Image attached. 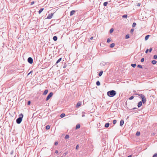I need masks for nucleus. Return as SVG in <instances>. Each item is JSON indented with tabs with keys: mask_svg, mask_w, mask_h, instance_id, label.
Here are the masks:
<instances>
[{
	"mask_svg": "<svg viewBox=\"0 0 157 157\" xmlns=\"http://www.w3.org/2000/svg\"><path fill=\"white\" fill-rule=\"evenodd\" d=\"M117 94L116 92L114 90H111L108 91L107 92V94L109 97H113L115 96Z\"/></svg>",
	"mask_w": 157,
	"mask_h": 157,
	"instance_id": "obj_1",
	"label": "nucleus"
},
{
	"mask_svg": "<svg viewBox=\"0 0 157 157\" xmlns=\"http://www.w3.org/2000/svg\"><path fill=\"white\" fill-rule=\"evenodd\" d=\"M136 95H137L139 96H140L142 99V102L143 104H144L146 103V99L145 98L144 95L142 94H137L136 93L135 94Z\"/></svg>",
	"mask_w": 157,
	"mask_h": 157,
	"instance_id": "obj_2",
	"label": "nucleus"
},
{
	"mask_svg": "<svg viewBox=\"0 0 157 157\" xmlns=\"http://www.w3.org/2000/svg\"><path fill=\"white\" fill-rule=\"evenodd\" d=\"M23 117V115L22 113L20 114L19 116V117L17 118L16 120V123L17 124H20L21 122L22 118Z\"/></svg>",
	"mask_w": 157,
	"mask_h": 157,
	"instance_id": "obj_3",
	"label": "nucleus"
},
{
	"mask_svg": "<svg viewBox=\"0 0 157 157\" xmlns=\"http://www.w3.org/2000/svg\"><path fill=\"white\" fill-rule=\"evenodd\" d=\"M53 95V93L52 92H50L47 96L46 99V101H48L52 96Z\"/></svg>",
	"mask_w": 157,
	"mask_h": 157,
	"instance_id": "obj_4",
	"label": "nucleus"
},
{
	"mask_svg": "<svg viewBox=\"0 0 157 157\" xmlns=\"http://www.w3.org/2000/svg\"><path fill=\"white\" fill-rule=\"evenodd\" d=\"M28 61L29 63L32 64L33 62V59L31 57H29L28 59Z\"/></svg>",
	"mask_w": 157,
	"mask_h": 157,
	"instance_id": "obj_5",
	"label": "nucleus"
},
{
	"mask_svg": "<svg viewBox=\"0 0 157 157\" xmlns=\"http://www.w3.org/2000/svg\"><path fill=\"white\" fill-rule=\"evenodd\" d=\"M53 14L54 13H51V14H49L47 17V19H51L52 17L53 16Z\"/></svg>",
	"mask_w": 157,
	"mask_h": 157,
	"instance_id": "obj_6",
	"label": "nucleus"
},
{
	"mask_svg": "<svg viewBox=\"0 0 157 157\" xmlns=\"http://www.w3.org/2000/svg\"><path fill=\"white\" fill-rule=\"evenodd\" d=\"M142 103L143 102H142V101H140L138 103L137 106L138 108H140L142 106Z\"/></svg>",
	"mask_w": 157,
	"mask_h": 157,
	"instance_id": "obj_7",
	"label": "nucleus"
},
{
	"mask_svg": "<svg viewBox=\"0 0 157 157\" xmlns=\"http://www.w3.org/2000/svg\"><path fill=\"white\" fill-rule=\"evenodd\" d=\"M81 105V101L78 102L77 104L76 107L77 108L79 107Z\"/></svg>",
	"mask_w": 157,
	"mask_h": 157,
	"instance_id": "obj_8",
	"label": "nucleus"
},
{
	"mask_svg": "<svg viewBox=\"0 0 157 157\" xmlns=\"http://www.w3.org/2000/svg\"><path fill=\"white\" fill-rule=\"evenodd\" d=\"M124 124V121L123 120H121L120 122V126H122Z\"/></svg>",
	"mask_w": 157,
	"mask_h": 157,
	"instance_id": "obj_9",
	"label": "nucleus"
},
{
	"mask_svg": "<svg viewBox=\"0 0 157 157\" xmlns=\"http://www.w3.org/2000/svg\"><path fill=\"white\" fill-rule=\"evenodd\" d=\"M107 63L104 62H102L101 63V65L102 66H104L105 65L107 64Z\"/></svg>",
	"mask_w": 157,
	"mask_h": 157,
	"instance_id": "obj_10",
	"label": "nucleus"
},
{
	"mask_svg": "<svg viewBox=\"0 0 157 157\" xmlns=\"http://www.w3.org/2000/svg\"><path fill=\"white\" fill-rule=\"evenodd\" d=\"M80 124H77V125H76V127H75V129H79V128H80Z\"/></svg>",
	"mask_w": 157,
	"mask_h": 157,
	"instance_id": "obj_11",
	"label": "nucleus"
},
{
	"mask_svg": "<svg viewBox=\"0 0 157 157\" xmlns=\"http://www.w3.org/2000/svg\"><path fill=\"white\" fill-rule=\"evenodd\" d=\"M48 92V90H46L43 93V95H46Z\"/></svg>",
	"mask_w": 157,
	"mask_h": 157,
	"instance_id": "obj_12",
	"label": "nucleus"
},
{
	"mask_svg": "<svg viewBox=\"0 0 157 157\" xmlns=\"http://www.w3.org/2000/svg\"><path fill=\"white\" fill-rule=\"evenodd\" d=\"M109 125V123H107L105 124V127L106 128H108Z\"/></svg>",
	"mask_w": 157,
	"mask_h": 157,
	"instance_id": "obj_13",
	"label": "nucleus"
},
{
	"mask_svg": "<svg viewBox=\"0 0 157 157\" xmlns=\"http://www.w3.org/2000/svg\"><path fill=\"white\" fill-rule=\"evenodd\" d=\"M75 13V10H72L70 12V15L72 16Z\"/></svg>",
	"mask_w": 157,
	"mask_h": 157,
	"instance_id": "obj_14",
	"label": "nucleus"
},
{
	"mask_svg": "<svg viewBox=\"0 0 157 157\" xmlns=\"http://www.w3.org/2000/svg\"><path fill=\"white\" fill-rule=\"evenodd\" d=\"M65 116V113H62L60 115V117L61 118H63Z\"/></svg>",
	"mask_w": 157,
	"mask_h": 157,
	"instance_id": "obj_15",
	"label": "nucleus"
},
{
	"mask_svg": "<svg viewBox=\"0 0 157 157\" xmlns=\"http://www.w3.org/2000/svg\"><path fill=\"white\" fill-rule=\"evenodd\" d=\"M50 127L49 125H48L46 126V129L48 130L50 128Z\"/></svg>",
	"mask_w": 157,
	"mask_h": 157,
	"instance_id": "obj_16",
	"label": "nucleus"
},
{
	"mask_svg": "<svg viewBox=\"0 0 157 157\" xmlns=\"http://www.w3.org/2000/svg\"><path fill=\"white\" fill-rule=\"evenodd\" d=\"M53 39L54 41H56L57 40V37L56 36H55L53 37Z\"/></svg>",
	"mask_w": 157,
	"mask_h": 157,
	"instance_id": "obj_17",
	"label": "nucleus"
},
{
	"mask_svg": "<svg viewBox=\"0 0 157 157\" xmlns=\"http://www.w3.org/2000/svg\"><path fill=\"white\" fill-rule=\"evenodd\" d=\"M96 84L97 86H100V82L99 81H97L96 82Z\"/></svg>",
	"mask_w": 157,
	"mask_h": 157,
	"instance_id": "obj_18",
	"label": "nucleus"
},
{
	"mask_svg": "<svg viewBox=\"0 0 157 157\" xmlns=\"http://www.w3.org/2000/svg\"><path fill=\"white\" fill-rule=\"evenodd\" d=\"M43 10H44V8L40 9L38 12L39 14H40L43 11Z\"/></svg>",
	"mask_w": 157,
	"mask_h": 157,
	"instance_id": "obj_19",
	"label": "nucleus"
},
{
	"mask_svg": "<svg viewBox=\"0 0 157 157\" xmlns=\"http://www.w3.org/2000/svg\"><path fill=\"white\" fill-rule=\"evenodd\" d=\"M156 61L155 60L152 61L151 63L153 64H155L156 63Z\"/></svg>",
	"mask_w": 157,
	"mask_h": 157,
	"instance_id": "obj_20",
	"label": "nucleus"
},
{
	"mask_svg": "<svg viewBox=\"0 0 157 157\" xmlns=\"http://www.w3.org/2000/svg\"><path fill=\"white\" fill-rule=\"evenodd\" d=\"M115 44L114 43H112L110 45V48H113Z\"/></svg>",
	"mask_w": 157,
	"mask_h": 157,
	"instance_id": "obj_21",
	"label": "nucleus"
},
{
	"mask_svg": "<svg viewBox=\"0 0 157 157\" xmlns=\"http://www.w3.org/2000/svg\"><path fill=\"white\" fill-rule=\"evenodd\" d=\"M149 35H147L145 37V40H148V39L149 38Z\"/></svg>",
	"mask_w": 157,
	"mask_h": 157,
	"instance_id": "obj_22",
	"label": "nucleus"
},
{
	"mask_svg": "<svg viewBox=\"0 0 157 157\" xmlns=\"http://www.w3.org/2000/svg\"><path fill=\"white\" fill-rule=\"evenodd\" d=\"M136 135L137 136H139L140 135V132H138L137 131L136 132Z\"/></svg>",
	"mask_w": 157,
	"mask_h": 157,
	"instance_id": "obj_23",
	"label": "nucleus"
},
{
	"mask_svg": "<svg viewBox=\"0 0 157 157\" xmlns=\"http://www.w3.org/2000/svg\"><path fill=\"white\" fill-rule=\"evenodd\" d=\"M62 59V58H59L57 61L56 62V64H57L58 63H59V62Z\"/></svg>",
	"mask_w": 157,
	"mask_h": 157,
	"instance_id": "obj_24",
	"label": "nucleus"
},
{
	"mask_svg": "<svg viewBox=\"0 0 157 157\" xmlns=\"http://www.w3.org/2000/svg\"><path fill=\"white\" fill-rule=\"evenodd\" d=\"M69 138V136L68 135H66L65 137V139H67Z\"/></svg>",
	"mask_w": 157,
	"mask_h": 157,
	"instance_id": "obj_25",
	"label": "nucleus"
},
{
	"mask_svg": "<svg viewBox=\"0 0 157 157\" xmlns=\"http://www.w3.org/2000/svg\"><path fill=\"white\" fill-rule=\"evenodd\" d=\"M134 96H132L129 98V99L130 100H132L134 98Z\"/></svg>",
	"mask_w": 157,
	"mask_h": 157,
	"instance_id": "obj_26",
	"label": "nucleus"
},
{
	"mask_svg": "<svg viewBox=\"0 0 157 157\" xmlns=\"http://www.w3.org/2000/svg\"><path fill=\"white\" fill-rule=\"evenodd\" d=\"M131 66L133 67H135L136 66V64H132L131 65Z\"/></svg>",
	"mask_w": 157,
	"mask_h": 157,
	"instance_id": "obj_27",
	"label": "nucleus"
},
{
	"mask_svg": "<svg viewBox=\"0 0 157 157\" xmlns=\"http://www.w3.org/2000/svg\"><path fill=\"white\" fill-rule=\"evenodd\" d=\"M68 153L67 151H66L65 152L63 153V155L64 156H65Z\"/></svg>",
	"mask_w": 157,
	"mask_h": 157,
	"instance_id": "obj_28",
	"label": "nucleus"
},
{
	"mask_svg": "<svg viewBox=\"0 0 157 157\" xmlns=\"http://www.w3.org/2000/svg\"><path fill=\"white\" fill-rule=\"evenodd\" d=\"M117 120H113V124H116V123H117Z\"/></svg>",
	"mask_w": 157,
	"mask_h": 157,
	"instance_id": "obj_29",
	"label": "nucleus"
},
{
	"mask_svg": "<svg viewBox=\"0 0 157 157\" xmlns=\"http://www.w3.org/2000/svg\"><path fill=\"white\" fill-rule=\"evenodd\" d=\"M122 17L123 18H126L127 17V15L125 14L122 16Z\"/></svg>",
	"mask_w": 157,
	"mask_h": 157,
	"instance_id": "obj_30",
	"label": "nucleus"
},
{
	"mask_svg": "<svg viewBox=\"0 0 157 157\" xmlns=\"http://www.w3.org/2000/svg\"><path fill=\"white\" fill-rule=\"evenodd\" d=\"M113 29L112 28V29H110V31H109V32H110V33H113Z\"/></svg>",
	"mask_w": 157,
	"mask_h": 157,
	"instance_id": "obj_31",
	"label": "nucleus"
},
{
	"mask_svg": "<svg viewBox=\"0 0 157 157\" xmlns=\"http://www.w3.org/2000/svg\"><path fill=\"white\" fill-rule=\"evenodd\" d=\"M108 4V2H105L104 3L103 5L105 6H106Z\"/></svg>",
	"mask_w": 157,
	"mask_h": 157,
	"instance_id": "obj_32",
	"label": "nucleus"
},
{
	"mask_svg": "<svg viewBox=\"0 0 157 157\" xmlns=\"http://www.w3.org/2000/svg\"><path fill=\"white\" fill-rule=\"evenodd\" d=\"M152 157H157V153L154 154Z\"/></svg>",
	"mask_w": 157,
	"mask_h": 157,
	"instance_id": "obj_33",
	"label": "nucleus"
},
{
	"mask_svg": "<svg viewBox=\"0 0 157 157\" xmlns=\"http://www.w3.org/2000/svg\"><path fill=\"white\" fill-rule=\"evenodd\" d=\"M102 73H103V72L102 71H100L99 74V76H101L102 75Z\"/></svg>",
	"mask_w": 157,
	"mask_h": 157,
	"instance_id": "obj_34",
	"label": "nucleus"
},
{
	"mask_svg": "<svg viewBox=\"0 0 157 157\" xmlns=\"http://www.w3.org/2000/svg\"><path fill=\"white\" fill-rule=\"evenodd\" d=\"M137 67L140 68H142V66L140 65H137Z\"/></svg>",
	"mask_w": 157,
	"mask_h": 157,
	"instance_id": "obj_35",
	"label": "nucleus"
},
{
	"mask_svg": "<svg viewBox=\"0 0 157 157\" xmlns=\"http://www.w3.org/2000/svg\"><path fill=\"white\" fill-rule=\"evenodd\" d=\"M126 39H128L129 38V35H127L126 36Z\"/></svg>",
	"mask_w": 157,
	"mask_h": 157,
	"instance_id": "obj_36",
	"label": "nucleus"
},
{
	"mask_svg": "<svg viewBox=\"0 0 157 157\" xmlns=\"http://www.w3.org/2000/svg\"><path fill=\"white\" fill-rule=\"evenodd\" d=\"M153 58L155 59H156L157 58V56L156 55H154Z\"/></svg>",
	"mask_w": 157,
	"mask_h": 157,
	"instance_id": "obj_37",
	"label": "nucleus"
},
{
	"mask_svg": "<svg viewBox=\"0 0 157 157\" xmlns=\"http://www.w3.org/2000/svg\"><path fill=\"white\" fill-rule=\"evenodd\" d=\"M136 23H133L132 24V27H134L136 25Z\"/></svg>",
	"mask_w": 157,
	"mask_h": 157,
	"instance_id": "obj_38",
	"label": "nucleus"
},
{
	"mask_svg": "<svg viewBox=\"0 0 157 157\" xmlns=\"http://www.w3.org/2000/svg\"><path fill=\"white\" fill-rule=\"evenodd\" d=\"M31 102L30 101H28V103H27V105H29L31 104Z\"/></svg>",
	"mask_w": 157,
	"mask_h": 157,
	"instance_id": "obj_39",
	"label": "nucleus"
},
{
	"mask_svg": "<svg viewBox=\"0 0 157 157\" xmlns=\"http://www.w3.org/2000/svg\"><path fill=\"white\" fill-rule=\"evenodd\" d=\"M111 41L110 40L109 38H108L107 40V42L108 43H109Z\"/></svg>",
	"mask_w": 157,
	"mask_h": 157,
	"instance_id": "obj_40",
	"label": "nucleus"
},
{
	"mask_svg": "<svg viewBox=\"0 0 157 157\" xmlns=\"http://www.w3.org/2000/svg\"><path fill=\"white\" fill-rule=\"evenodd\" d=\"M144 58H142L141 59V62H143L144 61Z\"/></svg>",
	"mask_w": 157,
	"mask_h": 157,
	"instance_id": "obj_41",
	"label": "nucleus"
},
{
	"mask_svg": "<svg viewBox=\"0 0 157 157\" xmlns=\"http://www.w3.org/2000/svg\"><path fill=\"white\" fill-rule=\"evenodd\" d=\"M58 142H56L54 143V145H58Z\"/></svg>",
	"mask_w": 157,
	"mask_h": 157,
	"instance_id": "obj_42",
	"label": "nucleus"
},
{
	"mask_svg": "<svg viewBox=\"0 0 157 157\" xmlns=\"http://www.w3.org/2000/svg\"><path fill=\"white\" fill-rule=\"evenodd\" d=\"M78 147H79V145H77L76 147V148H75L76 149V150H78Z\"/></svg>",
	"mask_w": 157,
	"mask_h": 157,
	"instance_id": "obj_43",
	"label": "nucleus"
},
{
	"mask_svg": "<svg viewBox=\"0 0 157 157\" xmlns=\"http://www.w3.org/2000/svg\"><path fill=\"white\" fill-rule=\"evenodd\" d=\"M148 50H149L148 49H147L145 51V53H147L148 51Z\"/></svg>",
	"mask_w": 157,
	"mask_h": 157,
	"instance_id": "obj_44",
	"label": "nucleus"
},
{
	"mask_svg": "<svg viewBox=\"0 0 157 157\" xmlns=\"http://www.w3.org/2000/svg\"><path fill=\"white\" fill-rule=\"evenodd\" d=\"M140 3H138L137 4V6H140Z\"/></svg>",
	"mask_w": 157,
	"mask_h": 157,
	"instance_id": "obj_45",
	"label": "nucleus"
},
{
	"mask_svg": "<svg viewBox=\"0 0 157 157\" xmlns=\"http://www.w3.org/2000/svg\"><path fill=\"white\" fill-rule=\"evenodd\" d=\"M13 150L12 151L10 152V154L12 155L13 153Z\"/></svg>",
	"mask_w": 157,
	"mask_h": 157,
	"instance_id": "obj_46",
	"label": "nucleus"
},
{
	"mask_svg": "<svg viewBox=\"0 0 157 157\" xmlns=\"http://www.w3.org/2000/svg\"><path fill=\"white\" fill-rule=\"evenodd\" d=\"M152 48H150V49H149V52H151V51H152Z\"/></svg>",
	"mask_w": 157,
	"mask_h": 157,
	"instance_id": "obj_47",
	"label": "nucleus"
},
{
	"mask_svg": "<svg viewBox=\"0 0 157 157\" xmlns=\"http://www.w3.org/2000/svg\"><path fill=\"white\" fill-rule=\"evenodd\" d=\"M55 152L56 153V154H57L58 153V150H56L55 151Z\"/></svg>",
	"mask_w": 157,
	"mask_h": 157,
	"instance_id": "obj_48",
	"label": "nucleus"
},
{
	"mask_svg": "<svg viewBox=\"0 0 157 157\" xmlns=\"http://www.w3.org/2000/svg\"><path fill=\"white\" fill-rule=\"evenodd\" d=\"M34 2L33 1V2H31V5H33V4H34Z\"/></svg>",
	"mask_w": 157,
	"mask_h": 157,
	"instance_id": "obj_49",
	"label": "nucleus"
},
{
	"mask_svg": "<svg viewBox=\"0 0 157 157\" xmlns=\"http://www.w3.org/2000/svg\"><path fill=\"white\" fill-rule=\"evenodd\" d=\"M93 36L91 37V38H90V39L91 40H93Z\"/></svg>",
	"mask_w": 157,
	"mask_h": 157,
	"instance_id": "obj_50",
	"label": "nucleus"
},
{
	"mask_svg": "<svg viewBox=\"0 0 157 157\" xmlns=\"http://www.w3.org/2000/svg\"><path fill=\"white\" fill-rule=\"evenodd\" d=\"M132 157V155H130L128 156L127 157Z\"/></svg>",
	"mask_w": 157,
	"mask_h": 157,
	"instance_id": "obj_51",
	"label": "nucleus"
},
{
	"mask_svg": "<svg viewBox=\"0 0 157 157\" xmlns=\"http://www.w3.org/2000/svg\"><path fill=\"white\" fill-rule=\"evenodd\" d=\"M137 109V108H136V107H134V108H133L132 109Z\"/></svg>",
	"mask_w": 157,
	"mask_h": 157,
	"instance_id": "obj_52",
	"label": "nucleus"
},
{
	"mask_svg": "<svg viewBox=\"0 0 157 157\" xmlns=\"http://www.w3.org/2000/svg\"><path fill=\"white\" fill-rule=\"evenodd\" d=\"M84 116H85V115H82V117H84Z\"/></svg>",
	"mask_w": 157,
	"mask_h": 157,
	"instance_id": "obj_53",
	"label": "nucleus"
},
{
	"mask_svg": "<svg viewBox=\"0 0 157 157\" xmlns=\"http://www.w3.org/2000/svg\"><path fill=\"white\" fill-rule=\"evenodd\" d=\"M131 31H132V32H133V29H131Z\"/></svg>",
	"mask_w": 157,
	"mask_h": 157,
	"instance_id": "obj_54",
	"label": "nucleus"
},
{
	"mask_svg": "<svg viewBox=\"0 0 157 157\" xmlns=\"http://www.w3.org/2000/svg\"><path fill=\"white\" fill-rule=\"evenodd\" d=\"M31 72V71L28 74V75H29V74H30Z\"/></svg>",
	"mask_w": 157,
	"mask_h": 157,
	"instance_id": "obj_55",
	"label": "nucleus"
},
{
	"mask_svg": "<svg viewBox=\"0 0 157 157\" xmlns=\"http://www.w3.org/2000/svg\"><path fill=\"white\" fill-rule=\"evenodd\" d=\"M15 156H16V155H15L14 157H15Z\"/></svg>",
	"mask_w": 157,
	"mask_h": 157,
	"instance_id": "obj_56",
	"label": "nucleus"
},
{
	"mask_svg": "<svg viewBox=\"0 0 157 157\" xmlns=\"http://www.w3.org/2000/svg\"><path fill=\"white\" fill-rule=\"evenodd\" d=\"M61 157H63V156H61Z\"/></svg>",
	"mask_w": 157,
	"mask_h": 157,
	"instance_id": "obj_57",
	"label": "nucleus"
}]
</instances>
